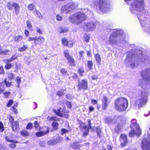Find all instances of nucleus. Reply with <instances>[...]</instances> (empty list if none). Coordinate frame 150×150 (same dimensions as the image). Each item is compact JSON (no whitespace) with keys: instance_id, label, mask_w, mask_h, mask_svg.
<instances>
[{"instance_id":"obj_1","label":"nucleus","mask_w":150,"mask_h":150,"mask_svg":"<svg viewBox=\"0 0 150 150\" xmlns=\"http://www.w3.org/2000/svg\"><path fill=\"white\" fill-rule=\"evenodd\" d=\"M144 0H137L134 1L131 4L130 11L133 13H136L140 23L142 25L145 23L146 18L144 12Z\"/></svg>"},{"instance_id":"obj_2","label":"nucleus","mask_w":150,"mask_h":150,"mask_svg":"<svg viewBox=\"0 0 150 150\" xmlns=\"http://www.w3.org/2000/svg\"><path fill=\"white\" fill-rule=\"evenodd\" d=\"M86 13L88 14H93L92 12L90 10L84 8L82 9L81 12H78L74 15L70 16L69 18V21L72 23H75L77 24H80L86 19V15L85 14Z\"/></svg>"},{"instance_id":"obj_3","label":"nucleus","mask_w":150,"mask_h":150,"mask_svg":"<svg viewBox=\"0 0 150 150\" xmlns=\"http://www.w3.org/2000/svg\"><path fill=\"white\" fill-rule=\"evenodd\" d=\"M115 109L118 111L125 110L128 106V101L125 98L120 97L116 99L114 101Z\"/></svg>"},{"instance_id":"obj_4","label":"nucleus","mask_w":150,"mask_h":150,"mask_svg":"<svg viewBox=\"0 0 150 150\" xmlns=\"http://www.w3.org/2000/svg\"><path fill=\"white\" fill-rule=\"evenodd\" d=\"M125 37V34L123 30H117L115 32L113 33L110 36L109 42L107 43L111 45L116 44L119 40H121V38H123Z\"/></svg>"},{"instance_id":"obj_5","label":"nucleus","mask_w":150,"mask_h":150,"mask_svg":"<svg viewBox=\"0 0 150 150\" xmlns=\"http://www.w3.org/2000/svg\"><path fill=\"white\" fill-rule=\"evenodd\" d=\"M93 3L103 12L106 13L110 10L109 0H94Z\"/></svg>"},{"instance_id":"obj_6","label":"nucleus","mask_w":150,"mask_h":150,"mask_svg":"<svg viewBox=\"0 0 150 150\" xmlns=\"http://www.w3.org/2000/svg\"><path fill=\"white\" fill-rule=\"evenodd\" d=\"M76 5L73 2L70 3L62 6L61 8V12L62 13H70L75 9Z\"/></svg>"},{"instance_id":"obj_7","label":"nucleus","mask_w":150,"mask_h":150,"mask_svg":"<svg viewBox=\"0 0 150 150\" xmlns=\"http://www.w3.org/2000/svg\"><path fill=\"white\" fill-rule=\"evenodd\" d=\"M33 40H34L35 45H36L39 44V41L40 43H43L45 41V39L42 36H39L38 37L35 36L34 37H29L28 39V41Z\"/></svg>"},{"instance_id":"obj_8","label":"nucleus","mask_w":150,"mask_h":150,"mask_svg":"<svg viewBox=\"0 0 150 150\" xmlns=\"http://www.w3.org/2000/svg\"><path fill=\"white\" fill-rule=\"evenodd\" d=\"M141 145L143 150H150V142L146 138L143 139Z\"/></svg>"},{"instance_id":"obj_9","label":"nucleus","mask_w":150,"mask_h":150,"mask_svg":"<svg viewBox=\"0 0 150 150\" xmlns=\"http://www.w3.org/2000/svg\"><path fill=\"white\" fill-rule=\"evenodd\" d=\"M7 7L9 10H11L12 9V7H13L16 14H18L19 12V9L20 8L19 4L15 2H13L12 4L8 3L7 4Z\"/></svg>"},{"instance_id":"obj_10","label":"nucleus","mask_w":150,"mask_h":150,"mask_svg":"<svg viewBox=\"0 0 150 150\" xmlns=\"http://www.w3.org/2000/svg\"><path fill=\"white\" fill-rule=\"evenodd\" d=\"M65 57L67 59V62L71 66H75L74 60L73 58L71 56L69 55V53L67 50H65L64 52Z\"/></svg>"},{"instance_id":"obj_11","label":"nucleus","mask_w":150,"mask_h":150,"mask_svg":"<svg viewBox=\"0 0 150 150\" xmlns=\"http://www.w3.org/2000/svg\"><path fill=\"white\" fill-rule=\"evenodd\" d=\"M147 95L144 94V93L142 92L140 97L139 98L138 100V106L139 107H142L146 103V101Z\"/></svg>"},{"instance_id":"obj_12","label":"nucleus","mask_w":150,"mask_h":150,"mask_svg":"<svg viewBox=\"0 0 150 150\" xmlns=\"http://www.w3.org/2000/svg\"><path fill=\"white\" fill-rule=\"evenodd\" d=\"M85 27L86 28L87 30L92 31L94 30L96 25L94 22L91 21L85 23Z\"/></svg>"},{"instance_id":"obj_13","label":"nucleus","mask_w":150,"mask_h":150,"mask_svg":"<svg viewBox=\"0 0 150 150\" xmlns=\"http://www.w3.org/2000/svg\"><path fill=\"white\" fill-rule=\"evenodd\" d=\"M101 100L102 101V108L103 110H105L107 109L110 103L109 99L105 96L104 95Z\"/></svg>"},{"instance_id":"obj_14","label":"nucleus","mask_w":150,"mask_h":150,"mask_svg":"<svg viewBox=\"0 0 150 150\" xmlns=\"http://www.w3.org/2000/svg\"><path fill=\"white\" fill-rule=\"evenodd\" d=\"M88 124L89 125L88 128L86 126L84 125H81V129L83 132V134L84 135H88V130L89 129L91 128V121L90 120H88Z\"/></svg>"},{"instance_id":"obj_15","label":"nucleus","mask_w":150,"mask_h":150,"mask_svg":"<svg viewBox=\"0 0 150 150\" xmlns=\"http://www.w3.org/2000/svg\"><path fill=\"white\" fill-rule=\"evenodd\" d=\"M88 87L87 81L86 80H82L79 82V90L81 89H86Z\"/></svg>"},{"instance_id":"obj_16","label":"nucleus","mask_w":150,"mask_h":150,"mask_svg":"<svg viewBox=\"0 0 150 150\" xmlns=\"http://www.w3.org/2000/svg\"><path fill=\"white\" fill-rule=\"evenodd\" d=\"M136 61H135L134 58H133L132 56L130 57V56L128 55L127 58L125 59V62H131L130 63V65L132 67H134L136 66L135 63H134Z\"/></svg>"},{"instance_id":"obj_17","label":"nucleus","mask_w":150,"mask_h":150,"mask_svg":"<svg viewBox=\"0 0 150 150\" xmlns=\"http://www.w3.org/2000/svg\"><path fill=\"white\" fill-rule=\"evenodd\" d=\"M120 141L122 146H124L127 143V137L124 134H122L120 136Z\"/></svg>"},{"instance_id":"obj_18","label":"nucleus","mask_w":150,"mask_h":150,"mask_svg":"<svg viewBox=\"0 0 150 150\" xmlns=\"http://www.w3.org/2000/svg\"><path fill=\"white\" fill-rule=\"evenodd\" d=\"M49 128L48 127L46 128V130L44 132H38L36 133L35 134L38 137H40L42 136L45 134H47L49 132Z\"/></svg>"},{"instance_id":"obj_19","label":"nucleus","mask_w":150,"mask_h":150,"mask_svg":"<svg viewBox=\"0 0 150 150\" xmlns=\"http://www.w3.org/2000/svg\"><path fill=\"white\" fill-rule=\"evenodd\" d=\"M12 127L14 131H17L19 128L18 122L16 121L12 123Z\"/></svg>"},{"instance_id":"obj_20","label":"nucleus","mask_w":150,"mask_h":150,"mask_svg":"<svg viewBox=\"0 0 150 150\" xmlns=\"http://www.w3.org/2000/svg\"><path fill=\"white\" fill-rule=\"evenodd\" d=\"M136 125H134V127H133L132 128H131L132 129H133L134 130H135L136 131H137V133L136 134L137 135H140L141 133V130L140 129L139 127V126L138 125V127H135Z\"/></svg>"},{"instance_id":"obj_21","label":"nucleus","mask_w":150,"mask_h":150,"mask_svg":"<svg viewBox=\"0 0 150 150\" xmlns=\"http://www.w3.org/2000/svg\"><path fill=\"white\" fill-rule=\"evenodd\" d=\"M6 141L9 142L13 143H17L18 142L15 140H13L11 136H6L5 137Z\"/></svg>"},{"instance_id":"obj_22","label":"nucleus","mask_w":150,"mask_h":150,"mask_svg":"<svg viewBox=\"0 0 150 150\" xmlns=\"http://www.w3.org/2000/svg\"><path fill=\"white\" fill-rule=\"evenodd\" d=\"M47 120L49 121H59V119L56 117H50L49 116L47 117Z\"/></svg>"},{"instance_id":"obj_23","label":"nucleus","mask_w":150,"mask_h":150,"mask_svg":"<svg viewBox=\"0 0 150 150\" xmlns=\"http://www.w3.org/2000/svg\"><path fill=\"white\" fill-rule=\"evenodd\" d=\"M61 108H60L59 109L54 110L53 111L58 116L61 117L63 116L62 113L61 112Z\"/></svg>"},{"instance_id":"obj_24","label":"nucleus","mask_w":150,"mask_h":150,"mask_svg":"<svg viewBox=\"0 0 150 150\" xmlns=\"http://www.w3.org/2000/svg\"><path fill=\"white\" fill-rule=\"evenodd\" d=\"M5 84L4 83H0V94L2 93L5 90Z\"/></svg>"},{"instance_id":"obj_25","label":"nucleus","mask_w":150,"mask_h":150,"mask_svg":"<svg viewBox=\"0 0 150 150\" xmlns=\"http://www.w3.org/2000/svg\"><path fill=\"white\" fill-rule=\"evenodd\" d=\"M105 121L106 123L108 124H110L113 123L112 119L110 117H107L105 118Z\"/></svg>"},{"instance_id":"obj_26","label":"nucleus","mask_w":150,"mask_h":150,"mask_svg":"<svg viewBox=\"0 0 150 150\" xmlns=\"http://www.w3.org/2000/svg\"><path fill=\"white\" fill-rule=\"evenodd\" d=\"M131 123L130 125V127L132 128L134 127V125H135V127H137L138 126V124L137 123V121L135 119H133L131 121Z\"/></svg>"},{"instance_id":"obj_27","label":"nucleus","mask_w":150,"mask_h":150,"mask_svg":"<svg viewBox=\"0 0 150 150\" xmlns=\"http://www.w3.org/2000/svg\"><path fill=\"white\" fill-rule=\"evenodd\" d=\"M58 142L56 140L53 139V140L49 141L47 142V144L50 146H54L57 144Z\"/></svg>"},{"instance_id":"obj_28","label":"nucleus","mask_w":150,"mask_h":150,"mask_svg":"<svg viewBox=\"0 0 150 150\" xmlns=\"http://www.w3.org/2000/svg\"><path fill=\"white\" fill-rule=\"evenodd\" d=\"M137 131H136L134 129L132 130L131 132L129 133V136L130 137H133L135 134H136L137 136H139V135H137Z\"/></svg>"},{"instance_id":"obj_29","label":"nucleus","mask_w":150,"mask_h":150,"mask_svg":"<svg viewBox=\"0 0 150 150\" xmlns=\"http://www.w3.org/2000/svg\"><path fill=\"white\" fill-rule=\"evenodd\" d=\"M68 31V29L66 28H58V31L60 33H64Z\"/></svg>"},{"instance_id":"obj_30","label":"nucleus","mask_w":150,"mask_h":150,"mask_svg":"<svg viewBox=\"0 0 150 150\" xmlns=\"http://www.w3.org/2000/svg\"><path fill=\"white\" fill-rule=\"evenodd\" d=\"M17 58V56L15 55L13 56L10 59H6L4 61L5 62H11L15 59Z\"/></svg>"},{"instance_id":"obj_31","label":"nucleus","mask_w":150,"mask_h":150,"mask_svg":"<svg viewBox=\"0 0 150 150\" xmlns=\"http://www.w3.org/2000/svg\"><path fill=\"white\" fill-rule=\"evenodd\" d=\"M95 56L96 61L98 63L100 64L101 60L100 55L98 54H95Z\"/></svg>"},{"instance_id":"obj_32","label":"nucleus","mask_w":150,"mask_h":150,"mask_svg":"<svg viewBox=\"0 0 150 150\" xmlns=\"http://www.w3.org/2000/svg\"><path fill=\"white\" fill-rule=\"evenodd\" d=\"M7 74L8 78L10 80L13 79L15 78V75L11 73H8Z\"/></svg>"},{"instance_id":"obj_33","label":"nucleus","mask_w":150,"mask_h":150,"mask_svg":"<svg viewBox=\"0 0 150 150\" xmlns=\"http://www.w3.org/2000/svg\"><path fill=\"white\" fill-rule=\"evenodd\" d=\"M58 123L57 122H53L52 124V126L54 129L56 130L58 128Z\"/></svg>"},{"instance_id":"obj_34","label":"nucleus","mask_w":150,"mask_h":150,"mask_svg":"<svg viewBox=\"0 0 150 150\" xmlns=\"http://www.w3.org/2000/svg\"><path fill=\"white\" fill-rule=\"evenodd\" d=\"M28 7L29 10L32 11L34 9L35 5L33 4H31L28 6Z\"/></svg>"},{"instance_id":"obj_35","label":"nucleus","mask_w":150,"mask_h":150,"mask_svg":"<svg viewBox=\"0 0 150 150\" xmlns=\"http://www.w3.org/2000/svg\"><path fill=\"white\" fill-rule=\"evenodd\" d=\"M21 135L24 137L28 136L29 135V133L27 131L24 130L21 132Z\"/></svg>"},{"instance_id":"obj_36","label":"nucleus","mask_w":150,"mask_h":150,"mask_svg":"<svg viewBox=\"0 0 150 150\" xmlns=\"http://www.w3.org/2000/svg\"><path fill=\"white\" fill-rule=\"evenodd\" d=\"M63 44L64 46H67L68 44V41L67 39L63 38L62 39Z\"/></svg>"},{"instance_id":"obj_37","label":"nucleus","mask_w":150,"mask_h":150,"mask_svg":"<svg viewBox=\"0 0 150 150\" xmlns=\"http://www.w3.org/2000/svg\"><path fill=\"white\" fill-rule=\"evenodd\" d=\"M27 48L28 46L27 45H25L23 47L19 48L18 50L21 52H23L25 51Z\"/></svg>"},{"instance_id":"obj_38","label":"nucleus","mask_w":150,"mask_h":150,"mask_svg":"<svg viewBox=\"0 0 150 150\" xmlns=\"http://www.w3.org/2000/svg\"><path fill=\"white\" fill-rule=\"evenodd\" d=\"M23 39V37L21 35H18L15 38L14 40L16 41L21 40Z\"/></svg>"},{"instance_id":"obj_39","label":"nucleus","mask_w":150,"mask_h":150,"mask_svg":"<svg viewBox=\"0 0 150 150\" xmlns=\"http://www.w3.org/2000/svg\"><path fill=\"white\" fill-rule=\"evenodd\" d=\"M13 66L11 64H7L5 66V68L6 69H10Z\"/></svg>"},{"instance_id":"obj_40","label":"nucleus","mask_w":150,"mask_h":150,"mask_svg":"<svg viewBox=\"0 0 150 150\" xmlns=\"http://www.w3.org/2000/svg\"><path fill=\"white\" fill-rule=\"evenodd\" d=\"M27 26L28 29H30L32 27V25L30 21H28L26 22Z\"/></svg>"},{"instance_id":"obj_41","label":"nucleus","mask_w":150,"mask_h":150,"mask_svg":"<svg viewBox=\"0 0 150 150\" xmlns=\"http://www.w3.org/2000/svg\"><path fill=\"white\" fill-rule=\"evenodd\" d=\"M87 65L88 67L90 69H91V67L93 65V62L92 61H88Z\"/></svg>"},{"instance_id":"obj_42","label":"nucleus","mask_w":150,"mask_h":150,"mask_svg":"<svg viewBox=\"0 0 150 150\" xmlns=\"http://www.w3.org/2000/svg\"><path fill=\"white\" fill-rule=\"evenodd\" d=\"M64 94V91H63L62 90H60L57 92V95L59 96H62Z\"/></svg>"},{"instance_id":"obj_43","label":"nucleus","mask_w":150,"mask_h":150,"mask_svg":"<svg viewBox=\"0 0 150 150\" xmlns=\"http://www.w3.org/2000/svg\"><path fill=\"white\" fill-rule=\"evenodd\" d=\"M60 72L63 75H66L67 73V71L64 69H62L61 70Z\"/></svg>"},{"instance_id":"obj_44","label":"nucleus","mask_w":150,"mask_h":150,"mask_svg":"<svg viewBox=\"0 0 150 150\" xmlns=\"http://www.w3.org/2000/svg\"><path fill=\"white\" fill-rule=\"evenodd\" d=\"M35 11L36 13V14L38 16V17L40 19L42 18V16L41 13L39 12L38 11L36 10H35Z\"/></svg>"},{"instance_id":"obj_45","label":"nucleus","mask_w":150,"mask_h":150,"mask_svg":"<svg viewBox=\"0 0 150 150\" xmlns=\"http://www.w3.org/2000/svg\"><path fill=\"white\" fill-rule=\"evenodd\" d=\"M4 126L3 123L0 122V131L1 132H3L4 130Z\"/></svg>"},{"instance_id":"obj_46","label":"nucleus","mask_w":150,"mask_h":150,"mask_svg":"<svg viewBox=\"0 0 150 150\" xmlns=\"http://www.w3.org/2000/svg\"><path fill=\"white\" fill-rule=\"evenodd\" d=\"M73 43L71 41H69L68 42V44L67 45L69 47H72Z\"/></svg>"},{"instance_id":"obj_47","label":"nucleus","mask_w":150,"mask_h":150,"mask_svg":"<svg viewBox=\"0 0 150 150\" xmlns=\"http://www.w3.org/2000/svg\"><path fill=\"white\" fill-rule=\"evenodd\" d=\"M3 82L4 83L5 85H6V86L7 87H10L11 85V82H7L6 80H5L4 82Z\"/></svg>"},{"instance_id":"obj_48","label":"nucleus","mask_w":150,"mask_h":150,"mask_svg":"<svg viewBox=\"0 0 150 150\" xmlns=\"http://www.w3.org/2000/svg\"><path fill=\"white\" fill-rule=\"evenodd\" d=\"M13 101L12 100H10L8 102L7 105V106L8 107H10L11 105L13 103Z\"/></svg>"},{"instance_id":"obj_49","label":"nucleus","mask_w":150,"mask_h":150,"mask_svg":"<svg viewBox=\"0 0 150 150\" xmlns=\"http://www.w3.org/2000/svg\"><path fill=\"white\" fill-rule=\"evenodd\" d=\"M33 124L31 123H28L26 127V129H30L32 128Z\"/></svg>"},{"instance_id":"obj_50","label":"nucleus","mask_w":150,"mask_h":150,"mask_svg":"<svg viewBox=\"0 0 150 150\" xmlns=\"http://www.w3.org/2000/svg\"><path fill=\"white\" fill-rule=\"evenodd\" d=\"M16 145L15 144L11 143L8 145L9 147H10L11 149H14L16 146Z\"/></svg>"},{"instance_id":"obj_51","label":"nucleus","mask_w":150,"mask_h":150,"mask_svg":"<svg viewBox=\"0 0 150 150\" xmlns=\"http://www.w3.org/2000/svg\"><path fill=\"white\" fill-rule=\"evenodd\" d=\"M5 73V72L4 70L3 67H0V74H4Z\"/></svg>"},{"instance_id":"obj_52","label":"nucleus","mask_w":150,"mask_h":150,"mask_svg":"<svg viewBox=\"0 0 150 150\" xmlns=\"http://www.w3.org/2000/svg\"><path fill=\"white\" fill-rule=\"evenodd\" d=\"M79 71L81 76L82 75V73L84 72V71L82 68H80L79 69Z\"/></svg>"},{"instance_id":"obj_53","label":"nucleus","mask_w":150,"mask_h":150,"mask_svg":"<svg viewBox=\"0 0 150 150\" xmlns=\"http://www.w3.org/2000/svg\"><path fill=\"white\" fill-rule=\"evenodd\" d=\"M9 52V51L8 50H6L4 51H2V52L1 54L3 55H5L7 54Z\"/></svg>"},{"instance_id":"obj_54","label":"nucleus","mask_w":150,"mask_h":150,"mask_svg":"<svg viewBox=\"0 0 150 150\" xmlns=\"http://www.w3.org/2000/svg\"><path fill=\"white\" fill-rule=\"evenodd\" d=\"M62 18L61 16L59 15H57L56 16V18L57 21H61L62 19Z\"/></svg>"},{"instance_id":"obj_55","label":"nucleus","mask_w":150,"mask_h":150,"mask_svg":"<svg viewBox=\"0 0 150 150\" xmlns=\"http://www.w3.org/2000/svg\"><path fill=\"white\" fill-rule=\"evenodd\" d=\"M68 131L66 129H62L61 130V133L62 135Z\"/></svg>"},{"instance_id":"obj_56","label":"nucleus","mask_w":150,"mask_h":150,"mask_svg":"<svg viewBox=\"0 0 150 150\" xmlns=\"http://www.w3.org/2000/svg\"><path fill=\"white\" fill-rule=\"evenodd\" d=\"M10 93H11L10 92H6L4 93V94L6 97H7L9 96Z\"/></svg>"},{"instance_id":"obj_57","label":"nucleus","mask_w":150,"mask_h":150,"mask_svg":"<svg viewBox=\"0 0 150 150\" xmlns=\"http://www.w3.org/2000/svg\"><path fill=\"white\" fill-rule=\"evenodd\" d=\"M37 32L39 33L40 34H42V32L41 30L39 28H36Z\"/></svg>"},{"instance_id":"obj_58","label":"nucleus","mask_w":150,"mask_h":150,"mask_svg":"<svg viewBox=\"0 0 150 150\" xmlns=\"http://www.w3.org/2000/svg\"><path fill=\"white\" fill-rule=\"evenodd\" d=\"M92 79L94 80H96L98 79V76L96 75H93L92 76Z\"/></svg>"},{"instance_id":"obj_59","label":"nucleus","mask_w":150,"mask_h":150,"mask_svg":"<svg viewBox=\"0 0 150 150\" xmlns=\"http://www.w3.org/2000/svg\"><path fill=\"white\" fill-rule=\"evenodd\" d=\"M25 35L27 37H28L29 35V32L26 30H25Z\"/></svg>"},{"instance_id":"obj_60","label":"nucleus","mask_w":150,"mask_h":150,"mask_svg":"<svg viewBox=\"0 0 150 150\" xmlns=\"http://www.w3.org/2000/svg\"><path fill=\"white\" fill-rule=\"evenodd\" d=\"M89 39V37L88 36H86L84 38V40L86 42H88Z\"/></svg>"},{"instance_id":"obj_61","label":"nucleus","mask_w":150,"mask_h":150,"mask_svg":"<svg viewBox=\"0 0 150 150\" xmlns=\"http://www.w3.org/2000/svg\"><path fill=\"white\" fill-rule=\"evenodd\" d=\"M34 124H35V128H36V129H37V128L38 127H39V124L37 122V121H35V122H34Z\"/></svg>"},{"instance_id":"obj_62","label":"nucleus","mask_w":150,"mask_h":150,"mask_svg":"<svg viewBox=\"0 0 150 150\" xmlns=\"http://www.w3.org/2000/svg\"><path fill=\"white\" fill-rule=\"evenodd\" d=\"M91 103L93 105H95L97 104V101L95 100H91Z\"/></svg>"},{"instance_id":"obj_63","label":"nucleus","mask_w":150,"mask_h":150,"mask_svg":"<svg viewBox=\"0 0 150 150\" xmlns=\"http://www.w3.org/2000/svg\"><path fill=\"white\" fill-rule=\"evenodd\" d=\"M12 109L15 113H17V110L15 108H14V107H13L12 108Z\"/></svg>"},{"instance_id":"obj_64","label":"nucleus","mask_w":150,"mask_h":150,"mask_svg":"<svg viewBox=\"0 0 150 150\" xmlns=\"http://www.w3.org/2000/svg\"><path fill=\"white\" fill-rule=\"evenodd\" d=\"M0 150H6V148L2 145H1L0 146Z\"/></svg>"}]
</instances>
